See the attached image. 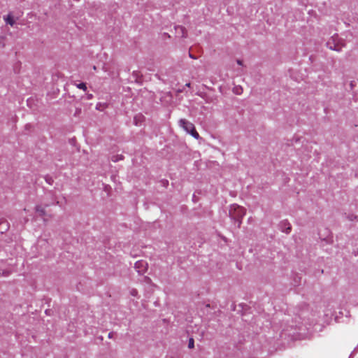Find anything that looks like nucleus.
I'll list each match as a JSON object with an SVG mask.
<instances>
[{
  "label": "nucleus",
  "instance_id": "nucleus-1",
  "mask_svg": "<svg viewBox=\"0 0 358 358\" xmlns=\"http://www.w3.org/2000/svg\"><path fill=\"white\" fill-rule=\"evenodd\" d=\"M245 209L237 204H232L229 210V215L233 219L238 222V227H240L242 219L245 215Z\"/></svg>",
  "mask_w": 358,
  "mask_h": 358
},
{
  "label": "nucleus",
  "instance_id": "nucleus-2",
  "mask_svg": "<svg viewBox=\"0 0 358 358\" xmlns=\"http://www.w3.org/2000/svg\"><path fill=\"white\" fill-rule=\"evenodd\" d=\"M180 126L182 127V129L186 131L187 133L190 134L194 138L198 139L199 138V133L196 131L194 124L189 121L181 119L179 121Z\"/></svg>",
  "mask_w": 358,
  "mask_h": 358
},
{
  "label": "nucleus",
  "instance_id": "nucleus-3",
  "mask_svg": "<svg viewBox=\"0 0 358 358\" xmlns=\"http://www.w3.org/2000/svg\"><path fill=\"white\" fill-rule=\"evenodd\" d=\"M327 47L336 51H340L343 47L337 35L333 36L327 43Z\"/></svg>",
  "mask_w": 358,
  "mask_h": 358
},
{
  "label": "nucleus",
  "instance_id": "nucleus-4",
  "mask_svg": "<svg viewBox=\"0 0 358 358\" xmlns=\"http://www.w3.org/2000/svg\"><path fill=\"white\" fill-rule=\"evenodd\" d=\"M148 264L144 260H139L135 263V268L139 273H143L148 269Z\"/></svg>",
  "mask_w": 358,
  "mask_h": 358
},
{
  "label": "nucleus",
  "instance_id": "nucleus-5",
  "mask_svg": "<svg viewBox=\"0 0 358 358\" xmlns=\"http://www.w3.org/2000/svg\"><path fill=\"white\" fill-rule=\"evenodd\" d=\"M176 34L180 36L182 38L187 37V30L186 29L182 26H178L176 27Z\"/></svg>",
  "mask_w": 358,
  "mask_h": 358
},
{
  "label": "nucleus",
  "instance_id": "nucleus-6",
  "mask_svg": "<svg viewBox=\"0 0 358 358\" xmlns=\"http://www.w3.org/2000/svg\"><path fill=\"white\" fill-rule=\"evenodd\" d=\"M4 20H5L7 24H10V26H13L15 24V20L10 14H9L6 17H5Z\"/></svg>",
  "mask_w": 358,
  "mask_h": 358
},
{
  "label": "nucleus",
  "instance_id": "nucleus-7",
  "mask_svg": "<svg viewBox=\"0 0 358 358\" xmlns=\"http://www.w3.org/2000/svg\"><path fill=\"white\" fill-rule=\"evenodd\" d=\"M36 211L41 217L45 215V210L44 208L41 206H37L36 207Z\"/></svg>",
  "mask_w": 358,
  "mask_h": 358
},
{
  "label": "nucleus",
  "instance_id": "nucleus-8",
  "mask_svg": "<svg viewBox=\"0 0 358 358\" xmlns=\"http://www.w3.org/2000/svg\"><path fill=\"white\" fill-rule=\"evenodd\" d=\"M144 117L142 115H137L134 117V122L136 125H140L143 122Z\"/></svg>",
  "mask_w": 358,
  "mask_h": 358
},
{
  "label": "nucleus",
  "instance_id": "nucleus-9",
  "mask_svg": "<svg viewBox=\"0 0 358 358\" xmlns=\"http://www.w3.org/2000/svg\"><path fill=\"white\" fill-rule=\"evenodd\" d=\"M233 91L236 94H241L243 92V89L241 87H235Z\"/></svg>",
  "mask_w": 358,
  "mask_h": 358
},
{
  "label": "nucleus",
  "instance_id": "nucleus-10",
  "mask_svg": "<svg viewBox=\"0 0 358 358\" xmlns=\"http://www.w3.org/2000/svg\"><path fill=\"white\" fill-rule=\"evenodd\" d=\"M123 158H124V157L122 155H117V156H113L112 157V161L115 162H117L119 160H122Z\"/></svg>",
  "mask_w": 358,
  "mask_h": 358
},
{
  "label": "nucleus",
  "instance_id": "nucleus-11",
  "mask_svg": "<svg viewBox=\"0 0 358 358\" xmlns=\"http://www.w3.org/2000/svg\"><path fill=\"white\" fill-rule=\"evenodd\" d=\"M77 87L79 88V89H81L84 91H86L87 90V86H86V84L84 83H79L77 85Z\"/></svg>",
  "mask_w": 358,
  "mask_h": 358
},
{
  "label": "nucleus",
  "instance_id": "nucleus-12",
  "mask_svg": "<svg viewBox=\"0 0 358 358\" xmlns=\"http://www.w3.org/2000/svg\"><path fill=\"white\" fill-rule=\"evenodd\" d=\"M188 347L189 348H194V339L193 338H190L189 339V343H188Z\"/></svg>",
  "mask_w": 358,
  "mask_h": 358
},
{
  "label": "nucleus",
  "instance_id": "nucleus-13",
  "mask_svg": "<svg viewBox=\"0 0 358 358\" xmlns=\"http://www.w3.org/2000/svg\"><path fill=\"white\" fill-rule=\"evenodd\" d=\"M290 231H291V227L289 226V227H288L287 228L286 233H287V234H288V233H289V232H290Z\"/></svg>",
  "mask_w": 358,
  "mask_h": 358
},
{
  "label": "nucleus",
  "instance_id": "nucleus-14",
  "mask_svg": "<svg viewBox=\"0 0 358 358\" xmlns=\"http://www.w3.org/2000/svg\"><path fill=\"white\" fill-rule=\"evenodd\" d=\"M237 63L239 64V65H242V62L241 60H238L237 61Z\"/></svg>",
  "mask_w": 358,
  "mask_h": 358
},
{
  "label": "nucleus",
  "instance_id": "nucleus-15",
  "mask_svg": "<svg viewBox=\"0 0 358 358\" xmlns=\"http://www.w3.org/2000/svg\"><path fill=\"white\" fill-rule=\"evenodd\" d=\"M189 57H190L191 58H192V59H196V57H194V56H193L192 54H190V53H189Z\"/></svg>",
  "mask_w": 358,
  "mask_h": 358
},
{
  "label": "nucleus",
  "instance_id": "nucleus-16",
  "mask_svg": "<svg viewBox=\"0 0 358 358\" xmlns=\"http://www.w3.org/2000/svg\"><path fill=\"white\" fill-rule=\"evenodd\" d=\"M186 86H187V87H190V83H187V84H186Z\"/></svg>",
  "mask_w": 358,
  "mask_h": 358
},
{
  "label": "nucleus",
  "instance_id": "nucleus-17",
  "mask_svg": "<svg viewBox=\"0 0 358 358\" xmlns=\"http://www.w3.org/2000/svg\"><path fill=\"white\" fill-rule=\"evenodd\" d=\"M135 293H136V291H134V292H132V294H134H134H135Z\"/></svg>",
  "mask_w": 358,
  "mask_h": 358
}]
</instances>
